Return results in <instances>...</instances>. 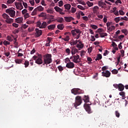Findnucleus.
<instances>
[{"label":"nucleus","instance_id":"338daca9","mask_svg":"<svg viewBox=\"0 0 128 128\" xmlns=\"http://www.w3.org/2000/svg\"><path fill=\"white\" fill-rule=\"evenodd\" d=\"M119 14L120 16L124 15V11H122V10H119Z\"/></svg>","mask_w":128,"mask_h":128},{"label":"nucleus","instance_id":"4c0bfd02","mask_svg":"<svg viewBox=\"0 0 128 128\" xmlns=\"http://www.w3.org/2000/svg\"><path fill=\"white\" fill-rule=\"evenodd\" d=\"M16 0H8L6 2L7 4H10L14 2Z\"/></svg>","mask_w":128,"mask_h":128},{"label":"nucleus","instance_id":"5701e85b","mask_svg":"<svg viewBox=\"0 0 128 128\" xmlns=\"http://www.w3.org/2000/svg\"><path fill=\"white\" fill-rule=\"evenodd\" d=\"M73 58L74 60H73L74 62H78V60L80 58V56L78 55L77 56H73Z\"/></svg>","mask_w":128,"mask_h":128},{"label":"nucleus","instance_id":"79ce46f5","mask_svg":"<svg viewBox=\"0 0 128 128\" xmlns=\"http://www.w3.org/2000/svg\"><path fill=\"white\" fill-rule=\"evenodd\" d=\"M3 44L4 46H8V45H10V42H9L8 41H6V40H4V42H3Z\"/></svg>","mask_w":128,"mask_h":128},{"label":"nucleus","instance_id":"0e129e2a","mask_svg":"<svg viewBox=\"0 0 128 128\" xmlns=\"http://www.w3.org/2000/svg\"><path fill=\"white\" fill-rule=\"evenodd\" d=\"M24 17L25 18H30V14H28V13H26L24 14Z\"/></svg>","mask_w":128,"mask_h":128},{"label":"nucleus","instance_id":"58836bf2","mask_svg":"<svg viewBox=\"0 0 128 128\" xmlns=\"http://www.w3.org/2000/svg\"><path fill=\"white\" fill-rule=\"evenodd\" d=\"M66 54L68 56L70 54V50L69 48H67L66 50Z\"/></svg>","mask_w":128,"mask_h":128},{"label":"nucleus","instance_id":"c85d7f7f","mask_svg":"<svg viewBox=\"0 0 128 128\" xmlns=\"http://www.w3.org/2000/svg\"><path fill=\"white\" fill-rule=\"evenodd\" d=\"M24 68H28V66H30V62H28V60H25V62L24 63Z\"/></svg>","mask_w":128,"mask_h":128},{"label":"nucleus","instance_id":"a19ab883","mask_svg":"<svg viewBox=\"0 0 128 128\" xmlns=\"http://www.w3.org/2000/svg\"><path fill=\"white\" fill-rule=\"evenodd\" d=\"M74 30L76 32L77 34H82V31H80V29H74Z\"/></svg>","mask_w":128,"mask_h":128},{"label":"nucleus","instance_id":"20e7f679","mask_svg":"<svg viewBox=\"0 0 128 128\" xmlns=\"http://www.w3.org/2000/svg\"><path fill=\"white\" fill-rule=\"evenodd\" d=\"M17 2H15V6L17 10H22V8H24V6H22V2H24V0H16Z\"/></svg>","mask_w":128,"mask_h":128},{"label":"nucleus","instance_id":"49530a36","mask_svg":"<svg viewBox=\"0 0 128 128\" xmlns=\"http://www.w3.org/2000/svg\"><path fill=\"white\" fill-rule=\"evenodd\" d=\"M115 114L116 118H120V112H118V111H116Z\"/></svg>","mask_w":128,"mask_h":128},{"label":"nucleus","instance_id":"9b49d317","mask_svg":"<svg viewBox=\"0 0 128 128\" xmlns=\"http://www.w3.org/2000/svg\"><path fill=\"white\" fill-rule=\"evenodd\" d=\"M102 76L106 78H110V72L108 70H106L102 72Z\"/></svg>","mask_w":128,"mask_h":128},{"label":"nucleus","instance_id":"2eb2a0df","mask_svg":"<svg viewBox=\"0 0 128 128\" xmlns=\"http://www.w3.org/2000/svg\"><path fill=\"white\" fill-rule=\"evenodd\" d=\"M15 20L16 22H17V24H22V20H24V18H22V17H19L16 18Z\"/></svg>","mask_w":128,"mask_h":128},{"label":"nucleus","instance_id":"8fccbe9b","mask_svg":"<svg viewBox=\"0 0 128 128\" xmlns=\"http://www.w3.org/2000/svg\"><path fill=\"white\" fill-rule=\"evenodd\" d=\"M7 40H8L9 42H12L14 40L10 36H7Z\"/></svg>","mask_w":128,"mask_h":128},{"label":"nucleus","instance_id":"4be33fe9","mask_svg":"<svg viewBox=\"0 0 128 128\" xmlns=\"http://www.w3.org/2000/svg\"><path fill=\"white\" fill-rule=\"evenodd\" d=\"M57 28L58 30H64V24H58L57 26Z\"/></svg>","mask_w":128,"mask_h":128},{"label":"nucleus","instance_id":"6ab92c4d","mask_svg":"<svg viewBox=\"0 0 128 128\" xmlns=\"http://www.w3.org/2000/svg\"><path fill=\"white\" fill-rule=\"evenodd\" d=\"M118 90H120V92H122V90H124V84H120Z\"/></svg>","mask_w":128,"mask_h":128},{"label":"nucleus","instance_id":"39448f33","mask_svg":"<svg viewBox=\"0 0 128 128\" xmlns=\"http://www.w3.org/2000/svg\"><path fill=\"white\" fill-rule=\"evenodd\" d=\"M6 12L8 14L11 18H14V16H16V11L12 8H9L6 10Z\"/></svg>","mask_w":128,"mask_h":128},{"label":"nucleus","instance_id":"a211bd4d","mask_svg":"<svg viewBox=\"0 0 128 128\" xmlns=\"http://www.w3.org/2000/svg\"><path fill=\"white\" fill-rule=\"evenodd\" d=\"M55 28H56V24H54L50 25L48 26V28L50 30H54Z\"/></svg>","mask_w":128,"mask_h":128},{"label":"nucleus","instance_id":"a878e982","mask_svg":"<svg viewBox=\"0 0 128 128\" xmlns=\"http://www.w3.org/2000/svg\"><path fill=\"white\" fill-rule=\"evenodd\" d=\"M102 54H98L96 58H95V60L96 62V60H102Z\"/></svg>","mask_w":128,"mask_h":128},{"label":"nucleus","instance_id":"5fc2aeb1","mask_svg":"<svg viewBox=\"0 0 128 128\" xmlns=\"http://www.w3.org/2000/svg\"><path fill=\"white\" fill-rule=\"evenodd\" d=\"M64 6V2H62V0H60L58 2V6Z\"/></svg>","mask_w":128,"mask_h":128},{"label":"nucleus","instance_id":"e2e57ef3","mask_svg":"<svg viewBox=\"0 0 128 128\" xmlns=\"http://www.w3.org/2000/svg\"><path fill=\"white\" fill-rule=\"evenodd\" d=\"M84 54H86V51L82 50L80 52V56H84Z\"/></svg>","mask_w":128,"mask_h":128},{"label":"nucleus","instance_id":"f257e3e1","mask_svg":"<svg viewBox=\"0 0 128 128\" xmlns=\"http://www.w3.org/2000/svg\"><path fill=\"white\" fill-rule=\"evenodd\" d=\"M52 54H46L43 56L44 62L43 66L44 64L48 65L52 62Z\"/></svg>","mask_w":128,"mask_h":128},{"label":"nucleus","instance_id":"f3484780","mask_svg":"<svg viewBox=\"0 0 128 128\" xmlns=\"http://www.w3.org/2000/svg\"><path fill=\"white\" fill-rule=\"evenodd\" d=\"M82 100H84V102H90V98L88 96H84V98H82Z\"/></svg>","mask_w":128,"mask_h":128},{"label":"nucleus","instance_id":"864d4df0","mask_svg":"<svg viewBox=\"0 0 128 128\" xmlns=\"http://www.w3.org/2000/svg\"><path fill=\"white\" fill-rule=\"evenodd\" d=\"M70 62V58H67L65 59V61L64 62H66V64H68V62Z\"/></svg>","mask_w":128,"mask_h":128},{"label":"nucleus","instance_id":"ea45409f","mask_svg":"<svg viewBox=\"0 0 128 128\" xmlns=\"http://www.w3.org/2000/svg\"><path fill=\"white\" fill-rule=\"evenodd\" d=\"M36 26L38 28H40V26H42V22L38 21L36 22Z\"/></svg>","mask_w":128,"mask_h":128},{"label":"nucleus","instance_id":"3c124183","mask_svg":"<svg viewBox=\"0 0 128 128\" xmlns=\"http://www.w3.org/2000/svg\"><path fill=\"white\" fill-rule=\"evenodd\" d=\"M71 12H72V14H74V12H76V8L72 7L71 8Z\"/></svg>","mask_w":128,"mask_h":128},{"label":"nucleus","instance_id":"69168bd1","mask_svg":"<svg viewBox=\"0 0 128 128\" xmlns=\"http://www.w3.org/2000/svg\"><path fill=\"white\" fill-rule=\"evenodd\" d=\"M34 29L32 28H28V32H34Z\"/></svg>","mask_w":128,"mask_h":128},{"label":"nucleus","instance_id":"aec40b11","mask_svg":"<svg viewBox=\"0 0 128 128\" xmlns=\"http://www.w3.org/2000/svg\"><path fill=\"white\" fill-rule=\"evenodd\" d=\"M56 20L57 22H60L62 23L64 22V18L62 17L58 18L56 19Z\"/></svg>","mask_w":128,"mask_h":128},{"label":"nucleus","instance_id":"7c9ffc66","mask_svg":"<svg viewBox=\"0 0 128 128\" xmlns=\"http://www.w3.org/2000/svg\"><path fill=\"white\" fill-rule=\"evenodd\" d=\"M31 14H32V16H36V14H38V10H36V8L32 11Z\"/></svg>","mask_w":128,"mask_h":128},{"label":"nucleus","instance_id":"6e6d98bb","mask_svg":"<svg viewBox=\"0 0 128 128\" xmlns=\"http://www.w3.org/2000/svg\"><path fill=\"white\" fill-rule=\"evenodd\" d=\"M28 12V10L26 9H24L22 11V14H26Z\"/></svg>","mask_w":128,"mask_h":128},{"label":"nucleus","instance_id":"f03ea898","mask_svg":"<svg viewBox=\"0 0 128 128\" xmlns=\"http://www.w3.org/2000/svg\"><path fill=\"white\" fill-rule=\"evenodd\" d=\"M82 104V96H76L75 98V102L73 104H74V106L76 108L78 106H80Z\"/></svg>","mask_w":128,"mask_h":128},{"label":"nucleus","instance_id":"052dcab7","mask_svg":"<svg viewBox=\"0 0 128 128\" xmlns=\"http://www.w3.org/2000/svg\"><path fill=\"white\" fill-rule=\"evenodd\" d=\"M28 27V25H26V24H23V25L22 26V28H24V30H26V28H27Z\"/></svg>","mask_w":128,"mask_h":128},{"label":"nucleus","instance_id":"f704fd0d","mask_svg":"<svg viewBox=\"0 0 128 128\" xmlns=\"http://www.w3.org/2000/svg\"><path fill=\"white\" fill-rule=\"evenodd\" d=\"M88 6H89L90 8V6H94V3L92 2H90V1H88L86 2Z\"/></svg>","mask_w":128,"mask_h":128},{"label":"nucleus","instance_id":"423d86ee","mask_svg":"<svg viewBox=\"0 0 128 128\" xmlns=\"http://www.w3.org/2000/svg\"><path fill=\"white\" fill-rule=\"evenodd\" d=\"M71 92L73 94H74V96H76L77 94H82V90L78 88H74L72 89Z\"/></svg>","mask_w":128,"mask_h":128},{"label":"nucleus","instance_id":"dca6fc26","mask_svg":"<svg viewBox=\"0 0 128 128\" xmlns=\"http://www.w3.org/2000/svg\"><path fill=\"white\" fill-rule=\"evenodd\" d=\"M35 8L36 9L37 12H44V7H42V6H38Z\"/></svg>","mask_w":128,"mask_h":128},{"label":"nucleus","instance_id":"72a5a7b5","mask_svg":"<svg viewBox=\"0 0 128 128\" xmlns=\"http://www.w3.org/2000/svg\"><path fill=\"white\" fill-rule=\"evenodd\" d=\"M100 34L101 38H104V36H108L107 33H100Z\"/></svg>","mask_w":128,"mask_h":128},{"label":"nucleus","instance_id":"c9c22d12","mask_svg":"<svg viewBox=\"0 0 128 128\" xmlns=\"http://www.w3.org/2000/svg\"><path fill=\"white\" fill-rule=\"evenodd\" d=\"M62 40H64V42H68V40H70V36H67L66 38H62Z\"/></svg>","mask_w":128,"mask_h":128},{"label":"nucleus","instance_id":"412c9836","mask_svg":"<svg viewBox=\"0 0 128 128\" xmlns=\"http://www.w3.org/2000/svg\"><path fill=\"white\" fill-rule=\"evenodd\" d=\"M98 4L101 8H104V6H106V4L104 3V2H102V0L98 1Z\"/></svg>","mask_w":128,"mask_h":128},{"label":"nucleus","instance_id":"a18cd8bd","mask_svg":"<svg viewBox=\"0 0 128 128\" xmlns=\"http://www.w3.org/2000/svg\"><path fill=\"white\" fill-rule=\"evenodd\" d=\"M112 74H118V70L114 69L112 70Z\"/></svg>","mask_w":128,"mask_h":128},{"label":"nucleus","instance_id":"37998d69","mask_svg":"<svg viewBox=\"0 0 128 128\" xmlns=\"http://www.w3.org/2000/svg\"><path fill=\"white\" fill-rule=\"evenodd\" d=\"M90 28H92L93 30H96L98 28V26L96 25H90Z\"/></svg>","mask_w":128,"mask_h":128},{"label":"nucleus","instance_id":"603ef678","mask_svg":"<svg viewBox=\"0 0 128 128\" xmlns=\"http://www.w3.org/2000/svg\"><path fill=\"white\" fill-rule=\"evenodd\" d=\"M78 8H80V10H86L84 8V6H80V5H78Z\"/></svg>","mask_w":128,"mask_h":128},{"label":"nucleus","instance_id":"1a4fd4ad","mask_svg":"<svg viewBox=\"0 0 128 128\" xmlns=\"http://www.w3.org/2000/svg\"><path fill=\"white\" fill-rule=\"evenodd\" d=\"M42 54H39V58H38L35 62L36 64H42Z\"/></svg>","mask_w":128,"mask_h":128},{"label":"nucleus","instance_id":"c756f323","mask_svg":"<svg viewBox=\"0 0 128 128\" xmlns=\"http://www.w3.org/2000/svg\"><path fill=\"white\" fill-rule=\"evenodd\" d=\"M84 46V44H76V48H83Z\"/></svg>","mask_w":128,"mask_h":128},{"label":"nucleus","instance_id":"774afa93","mask_svg":"<svg viewBox=\"0 0 128 128\" xmlns=\"http://www.w3.org/2000/svg\"><path fill=\"white\" fill-rule=\"evenodd\" d=\"M114 20H115L116 22H120V17L115 18Z\"/></svg>","mask_w":128,"mask_h":128},{"label":"nucleus","instance_id":"b1692460","mask_svg":"<svg viewBox=\"0 0 128 128\" xmlns=\"http://www.w3.org/2000/svg\"><path fill=\"white\" fill-rule=\"evenodd\" d=\"M38 16L39 18H46V13L42 12L38 15Z\"/></svg>","mask_w":128,"mask_h":128},{"label":"nucleus","instance_id":"e433bc0d","mask_svg":"<svg viewBox=\"0 0 128 128\" xmlns=\"http://www.w3.org/2000/svg\"><path fill=\"white\" fill-rule=\"evenodd\" d=\"M96 32H99V34H102V32H104V29L102 28H99L98 29V31Z\"/></svg>","mask_w":128,"mask_h":128},{"label":"nucleus","instance_id":"c03bdc74","mask_svg":"<svg viewBox=\"0 0 128 128\" xmlns=\"http://www.w3.org/2000/svg\"><path fill=\"white\" fill-rule=\"evenodd\" d=\"M58 68L60 72H62V70H64V67L62 66H59Z\"/></svg>","mask_w":128,"mask_h":128},{"label":"nucleus","instance_id":"680f3d73","mask_svg":"<svg viewBox=\"0 0 128 128\" xmlns=\"http://www.w3.org/2000/svg\"><path fill=\"white\" fill-rule=\"evenodd\" d=\"M12 26H14V28H18V24H16V23H13L12 24Z\"/></svg>","mask_w":128,"mask_h":128},{"label":"nucleus","instance_id":"7ed1b4c3","mask_svg":"<svg viewBox=\"0 0 128 128\" xmlns=\"http://www.w3.org/2000/svg\"><path fill=\"white\" fill-rule=\"evenodd\" d=\"M2 16L4 20H5V22L6 24H12V22H14V19L10 18V16L8 15V14L4 13Z\"/></svg>","mask_w":128,"mask_h":128},{"label":"nucleus","instance_id":"473e14b6","mask_svg":"<svg viewBox=\"0 0 128 128\" xmlns=\"http://www.w3.org/2000/svg\"><path fill=\"white\" fill-rule=\"evenodd\" d=\"M15 62L16 64H22V59H17L15 60Z\"/></svg>","mask_w":128,"mask_h":128},{"label":"nucleus","instance_id":"f8f14e48","mask_svg":"<svg viewBox=\"0 0 128 128\" xmlns=\"http://www.w3.org/2000/svg\"><path fill=\"white\" fill-rule=\"evenodd\" d=\"M64 20L67 22H70L72 20H74V18L72 16H65L64 17Z\"/></svg>","mask_w":128,"mask_h":128},{"label":"nucleus","instance_id":"9d476101","mask_svg":"<svg viewBox=\"0 0 128 128\" xmlns=\"http://www.w3.org/2000/svg\"><path fill=\"white\" fill-rule=\"evenodd\" d=\"M35 30L36 32V33L35 34L36 38H38L42 34V30H40L38 28H36Z\"/></svg>","mask_w":128,"mask_h":128},{"label":"nucleus","instance_id":"09e8293b","mask_svg":"<svg viewBox=\"0 0 128 128\" xmlns=\"http://www.w3.org/2000/svg\"><path fill=\"white\" fill-rule=\"evenodd\" d=\"M71 33L72 34V35L73 36H76V31L74 30H72Z\"/></svg>","mask_w":128,"mask_h":128},{"label":"nucleus","instance_id":"0eeeda50","mask_svg":"<svg viewBox=\"0 0 128 128\" xmlns=\"http://www.w3.org/2000/svg\"><path fill=\"white\" fill-rule=\"evenodd\" d=\"M84 108L88 114H92V108H90V104L85 103L84 105Z\"/></svg>","mask_w":128,"mask_h":128},{"label":"nucleus","instance_id":"cd10ccee","mask_svg":"<svg viewBox=\"0 0 128 128\" xmlns=\"http://www.w3.org/2000/svg\"><path fill=\"white\" fill-rule=\"evenodd\" d=\"M99 8L98 6H95L93 8V12L94 14H96L98 12V10Z\"/></svg>","mask_w":128,"mask_h":128},{"label":"nucleus","instance_id":"393cba45","mask_svg":"<svg viewBox=\"0 0 128 128\" xmlns=\"http://www.w3.org/2000/svg\"><path fill=\"white\" fill-rule=\"evenodd\" d=\"M46 26H48L46 22H44L41 24L40 28H46Z\"/></svg>","mask_w":128,"mask_h":128},{"label":"nucleus","instance_id":"2f4dec72","mask_svg":"<svg viewBox=\"0 0 128 128\" xmlns=\"http://www.w3.org/2000/svg\"><path fill=\"white\" fill-rule=\"evenodd\" d=\"M14 42L15 46V48H18V42H16V38H14Z\"/></svg>","mask_w":128,"mask_h":128},{"label":"nucleus","instance_id":"bb28decb","mask_svg":"<svg viewBox=\"0 0 128 128\" xmlns=\"http://www.w3.org/2000/svg\"><path fill=\"white\" fill-rule=\"evenodd\" d=\"M64 6L66 10H70V8H72V6L70 5V4H66L64 5Z\"/></svg>","mask_w":128,"mask_h":128},{"label":"nucleus","instance_id":"de8ad7c7","mask_svg":"<svg viewBox=\"0 0 128 128\" xmlns=\"http://www.w3.org/2000/svg\"><path fill=\"white\" fill-rule=\"evenodd\" d=\"M23 4V6L25 8H28V4L26 2H22Z\"/></svg>","mask_w":128,"mask_h":128},{"label":"nucleus","instance_id":"4468645a","mask_svg":"<svg viewBox=\"0 0 128 128\" xmlns=\"http://www.w3.org/2000/svg\"><path fill=\"white\" fill-rule=\"evenodd\" d=\"M71 48V52L72 55L76 54V52H78V50L74 47H70Z\"/></svg>","mask_w":128,"mask_h":128},{"label":"nucleus","instance_id":"4d7b16f0","mask_svg":"<svg viewBox=\"0 0 128 128\" xmlns=\"http://www.w3.org/2000/svg\"><path fill=\"white\" fill-rule=\"evenodd\" d=\"M30 4L31 6H34V0H32L29 1Z\"/></svg>","mask_w":128,"mask_h":128},{"label":"nucleus","instance_id":"13d9d810","mask_svg":"<svg viewBox=\"0 0 128 128\" xmlns=\"http://www.w3.org/2000/svg\"><path fill=\"white\" fill-rule=\"evenodd\" d=\"M88 54H90L92 50V47H90L88 48Z\"/></svg>","mask_w":128,"mask_h":128},{"label":"nucleus","instance_id":"ddd939ff","mask_svg":"<svg viewBox=\"0 0 128 128\" xmlns=\"http://www.w3.org/2000/svg\"><path fill=\"white\" fill-rule=\"evenodd\" d=\"M66 68H74V64L72 62L67 63L66 64Z\"/></svg>","mask_w":128,"mask_h":128},{"label":"nucleus","instance_id":"6e6552de","mask_svg":"<svg viewBox=\"0 0 128 128\" xmlns=\"http://www.w3.org/2000/svg\"><path fill=\"white\" fill-rule=\"evenodd\" d=\"M54 10H55L56 12H59V14H62V15L64 14V12H64V9L63 8H60V7H58V6H56L54 8Z\"/></svg>","mask_w":128,"mask_h":128},{"label":"nucleus","instance_id":"bf43d9fd","mask_svg":"<svg viewBox=\"0 0 128 128\" xmlns=\"http://www.w3.org/2000/svg\"><path fill=\"white\" fill-rule=\"evenodd\" d=\"M82 18L84 20H85L86 22H88V18L86 16H82Z\"/></svg>","mask_w":128,"mask_h":128}]
</instances>
